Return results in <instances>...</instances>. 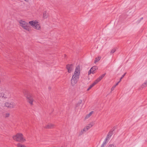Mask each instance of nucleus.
<instances>
[{"label":"nucleus","instance_id":"23","mask_svg":"<svg viewBox=\"0 0 147 147\" xmlns=\"http://www.w3.org/2000/svg\"><path fill=\"white\" fill-rule=\"evenodd\" d=\"M126 74V73H124V74L121 78H120V79L119 81V82H117V83H118V84L121 81V79L125 76V75Z\"/></svg>","mask_w":147,"mask_h":147},{"label":"nucleus","instance_id":"5","mask_svg":"<svg viewBox=\"0 0 147 147\" xmlns=\"http://www.w3.org/2000/svg\"><path fill=\"white\" fill-rule=\"evenodd\" d=\"M80 67L78 65L76 67L72 77L79 78L80 74Z\"/></svg>","mask_w":147,"mask_h":147},{"label":"nucleus","instance_id":"11","mask_svg":"<svg viewBox=\"0 0 147 147\" xmlns=\"http://www.w3.org/2000/svg\"><path fill=\"white\" fill-rule=\"evenodd\" d=\"M98 69V67L96 66H94L92 67L90 69V70L88 72V74L89 75L90 74L92 73L94 74L95 73V71L96 70H97Z\"/></svg>","mask_w":147,"mask_h":147},{"label":"nucleus","instance_id":"10","mask_svg":"<svg viewBox=\"0 0 147 147\" xmlns=\"http://www.w3.org/2000/svg\"><path fill=\"white\" fill-rule=\"evenodd\" d=\"M79 78L72 77L71 80V84L72 86H74L77 83Z\"/></svg>","mask_w":147,"mask_h":147},{"label":"nucleus","instance_id":"1","mask_svg":"<svg viewBox=\"0 0 147 147\" xmlns=\"http://www.w3.org/2000/svg\"><path fill=\"white\" fill-rule=\"evenodd\" d=\"M30 26L36 30H40L41 29V26L40 22L36 20H32L29 22Z\"/></svg>","mask_w":147,"mask_h":147},{"label":"nucleus","instance_id":"21","mask_svg":"<svg viewBox=\"0 0 147 147\" xmlns=\"http://www.w3.org/2000/svg\"><path fill=\"white\" fill-rule=\"evenodd\" d=\"M96 84L94 82L92 84H91L88 87L87 90L88 91L89 90L92 88Z\"/></svg>","mask_w":147,"mask_h":147},{"label":"nucleus","instance_id":"7","mask_svg":"<svg viewBox=\"0 0 147 147\" xmlns=\"http://www.w3.org/2000/svg\"><path fill=\"white\" fill-rule=\"evenodd\" d=\"M94 125V122H91L89 123L87 125H86L83 129L81 131V133L82 134L84 132H86L89 129Z\"/></svg>","mask_w":147,"mask_h":147},{"label":"nucleus","instance_id":"12","mask_svg":"<svg viewBox=\"0 0 147 147\" xmlns=\"http://www.w3.org/2000/svg\"><path fill=\"white\" fill-rule=\"evenodd\" d=\"M66 68L68 72L71 73L74 68L73 65L72 64H68L66 66Z\"/></svg>","mask_w":147,"mask_h":147},{"label":"nucleus","instance_id":"18","mask_svg":"<svg viewBox=\"0 0 147 147\" xmlns=\"http://www.w3.org/2000/svg\"><path fill=\"white\" fill-rule=\"evenodd\" d=\"M93 111H91L88 114H87L85 117L86 119H87L89 118L93 113Z\"/></svg>","mask_w":147,"mask_h":147},{"label":"nucleus","instance_id":"24","mask_svg":"<svg viewBox=\"0 0 147 147\" xmlns=\"http://www.w3.org/2000/svg\"><path fill=\"white\" fill-rule=\"evenodd\" d=\"M116 51V50L114 48V49H113L111 50V53H114V52H115V51Z\"/></svg>","mask_w":147,"mask_h":147},{"label":"nucleus","instance_id":"16","mask_svg":"<svg viewBox=\"0 0 147 147\" xmlns=\"http://www.w3.org/2000/svg\"><path fill=\"white\" fill-rule=\"evenodd\" d=\"M48 16V13L46 11H44L43 13V17L44 19H45L47 18Z\"/></svg>","mask_w":147,"mask_h":147},{"label":"nucleus","instance_id":"15","mask_svg":"<svg viewBox=\"0 0 147 147\" xmlns=\"http://www.w3.org/2000/svg\"><path fill=\"white\" fill-rule=\"evenodd\" d=\"M147 86V82L146 81L141 86V87L143 88L146 87Z\"/></svg>","mask_w":147,"mask_h":147},{"label":"nucleus","instance_id":"8","mask_svg":"<svg viewBox=\"0 0 147 147\" xmlns=\"http://www.w3.org/2000/svg\"><path fill=\"white\" fill-rule=\"evenodd\" d=\"M112 135V133L111 132H110L108 133L106 138L103 142L101 147H104L106 144L108 142Z\"/></svg>","mask_w":147,"mask_h":147},{"label":"nucleus","instance_id":"2","mask_svg":"<svg viewBox=\"0 0 147 147\" xmlns=\"http://www.w3.org/2000/svg\"><path fill=\"white\" fill-rule=\"evenodd\" d=\"M19 23L20 26L23 29L28 31L31 30V27L29 23H28L24 21L20 20Z\"/></svg>","mask_w":147,"mask_h":147},{"label":"nucleus","instance_id":"28","mask_svg":"<svg viewBox=\"0 0 147 147\" xmlns=\"http://www.w3.org/2000/svg\"><path fill=\"white\" fill-rule=\"evenodd\" d=\"M24 0L26 2H28L29 1V0Z\"/></svg>","mask_w":147,"mask_h":147},{"label":"nucleus","instance_id":"17","mask_svg":"<svg viewBox=\"0 0 147 147\" xmlns=\"http://www.w3.org/2000/svg\"><path fill=\"white\" fill-rule=\"evenodd\" d=\"M102 79L99 76L96 80L94 82L96 84H97L100 82Z\"/></svg>","mask_w":147,"mask_h":147},{"label":"nucleus","instance_id":"6","mask_svg":"<svg viewBox=\"0 0 147 147\" xmlns=\"http://www.w3.org/2000/svg\"><path fill=\"white\" fill-rule=\"evenodd\" d=\"M10 96V94L8 91H5L0 93V97L3 98H7Z\"/></svg>","mask_w":147,"mask_h":147},{"label":"nucleus","instance_id":"14","mask_svg":"<svg viewBox=\"0 0 147 147\" xmlns=\"http://www.w3.org/2000/svg\"><path fill=\"white\" fill-rule=\"evenodd\" d=\"M82 102V100H80L79 102L76 105V107H78V109H80L82 107V105L81 104Z\"/></svg>","mask_w":147,"mask_h":147},{"label":"nucleus","instance_id":"20","mask_svg":"<svg viewBox=\"0 0 147 147\" xmlns=\"http://www.w3.org/2000/svg\"><path fill=\"white\" fill-rule=\"evenodd\" d=\"M17 147H27L24 145L20 143H18L17 145Z\"/></svg>","mask_w":147,"mask_h":147},{"label":"nucleus","instance_id":"9","mask_svg":"<svg viewBox=\"0 0 147 147\" xmlns=\"http://www.w3.org/2000/svg\"><path fill=\"white\" fill-rule=\"evenodd\" d=\"M5 107L10 108H13L15 107L16 104L13 102H6L5 104Z\"/></svg>","mask_w":147,"mask_h":147},{"label":"nucleus","instance_id":"22","mask_svg":"<svg viewBox=\"0 0 147 147\" xmlns=\"http://www.w3.org/2000/svg\"><path fill=\"white\" fill-rule=\"evenodd\" d=\"M118 84V83H116V84L115 85H114L111 88V92L113 91L116 86H117Z\"/></svg>","mask_w":147,"mask_h":147},{"label":"nucleus","instance_id":"19","mask_svg":"<svg viewBox=\"0 0 147 147\" xmlns=\"http://www.w3.org/2000/svg\"><path fill=\"white\" fill-rule=\"evenodd\" d=\"M100 57H96L95 58V59L94 61V63H96L97 62H98L100 60Z\"/></svg>","mask_w":147,"mask_h":147},{"label":"nucleus","instance_id":"3","mask_svg":"<svg viewBox=\"0 0 147 147\" xmlns=\"http://www.w3.org/2000/svg\"><path fill=\"white\" fill-rule=\"evenodd\" d=\"M13 139L15 140L21 142H24L25 141V139L24 138L23 135L21 133H18L16 135L13 136Z\"/></svg>","mask_w":147,"mask_h":147},{"label":"nucleus","instance_id":"26","mask_svg":"<svg viewBox=\"0 0 147 147\" xmlns=\"http://www.w3.org/2000/svg\"><path fill=\"white\" fill-rule=\"evenodd\" d=\"M108 147H116L113 144H110Z\"/></svg>","mask_w":147,"mask_h":147},{"label":"nucleus","instance_id":"27","mask_svg":"<svg viewBox=\"0 0 147 147\" xmlns=\"http://www.w3.org/2000/svg\"><path fill=\"white\" fill-rule=\"evenodd\" d=\"M9 114L8 113H7L6 114V117H9Z\"/></svg>","mask_w":147,"mask_h":147},{"label":"nucleus","instance_id":"13","mask_svg":"<svg viewBox=\"0 0 147 147\" xmlns=\"http://www.w3.org/2000/svg\"><path fill=\"white\" fill-rule=\"evenodd\" d=\"M55 125L54 124L51 123H49L46 125L45 128H46L51 129L54 127Z\"/></svg>","mask_w":147,"mask_h":147},{"label":"nucleus","instance_id":"25","mask_svg":"<svg viewBox=\"0 0 147 147\" xmlns=\"http://www.w3.org/2000/svg\"><path fill=\"white\" fill-rule=\"evenodd\" d=\"M106 75V73H105L103 74H102L101 76H100V78H101L102 79Z\"/></svg>","mask_w":147,"mask_h":147},{"label":"nucleus","instance_id":"4","mask_svg":"<svg viewBox=\"0 0 147 147\" xmlns=\"http://www.w3.org/2000/svg\"><path fill=\"white\" fill-rule=\"evenodd\" d=\"M26 98L28 102L31 105H32L34 101L32 94L30 93H27L26 96Z\"/></svg>","mask_w":147,"mask_h":147}]
</instances>
